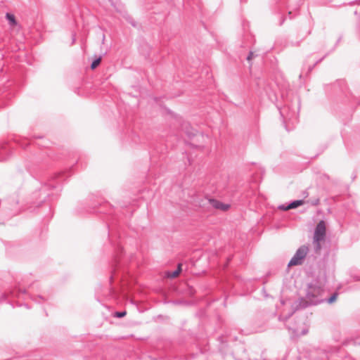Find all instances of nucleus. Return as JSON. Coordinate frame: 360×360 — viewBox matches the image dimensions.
I'll return each instance as SVG.
<instances>
[{
	"instance_id": "20e7f679",
	"label": "nucleus",
	"mask_w": 360,
	"mask_h": 360,
	"mask_svg": "<svg viewBox=\"0 0 360 360\" xmlns=\"http://www.w3.org/2000/svg\"><path fill=\"white\" fill-rule=\"evenodd\" d=\"M181 266L182 265L181 264H179L178 266H177V269L176 271H174L172 273L168 272L167 274V277L174 278H176L177 276H179V275L180 274V273L181 271Z\"/></svg>"
},
{
	"instance_id": "6e6552de",
	"label": "nucleus",
	"mask_w": 360,
	"mask_h": 360,
	"mask_svg": "<svg viewBox=\"0 0 360 360\" xmlns=\"http://www.w3.org/2000/svg\"><path fill=\"white\" fill-rule=\"evenodd\" d=\"M101 58H98L97 59H96L92 63H91V68L92 70H94L95 68H96L101 63Z\"/></svg>"
},
{
	"instance_id": "423d86ee",
	"label": "nucleus",
	"mask_w": 360,
	"mask_h": 360,
	"mask_svg": "<svg viewBox=\"0 0 360 360\" xmlns=\"http://www.w3.org/2000/svg\"><path fill=\"white\" fill-rule=\"evenodd\" d=\"M6 17L11 26L15 27L17 25L18 22L13 14L8 13H6Z\"/></svg>"
},
{
	"instance_id": "9d476101",
	"label": "nucleus",
	"mask_w": 360,
	"mask_h": 360,
	"mask_svg": "<svg viewBox=\"0 0 360 360\" xmlns=\"http://www.w3.org/2000/svg\"><path fill=\"white\" fill-rule=\"evenodd\" d=\"M126 314H127V313H126V311H123V312H117V313H116V316H117V317H123V316H124L126 315Z\"/></svg>"
},
{
	"instance_id": "1a4fd4ad",
	"label": "nucleus",
	"mask_w": 360,
	"mask_h": 360,
	"mask_svg": "<svg viewBox=\"0 0 360 360\" xmlns=\"http://www.w3.org/2000/svg\"><path fill=\"white\" fill-rule=\"evenodd\" d=\"M336 298H337V295L335 294L332 297H330V298L329 299L328 302L330 303H332V302H333L336 300Z\"/></svg>"
},
{
	"instance_id": "9b49d317",
	"label": "nucleus",
	"mask_w": 360,
	"mask_h": 360,
	"mask_svg": "<svg viewBox=\"0 0 360 360\" xmlns=\"http://www.w3.org/2000/svg\"><path fill=\"white\" fill-rule=\"evenodd\" d=\"M252 58H253V53H252V52H250V53H249V56H248V58H247V60L250 61V60H252Z\"/></svg>"
},
{
	"instance_id": "39448f33",
	"label": "nucleus",
	"mask_w": 360,
	"mask_h": 360,
	"mask_svg": "<svg viewBox=\"0 0 360 360\" xmlns=\"http://www.w3.org/2000/svg\"><path fill=\"white\" fill-rule=\"evenodd\" d=\"M304 204V201L302 200H295L292 202H291L288 207H286L284 210H290V209H294V208H296L298 206H300Z\"/></svg>"
},
{
	"instance_id": "f257e3e1",
	"label": "nucleus",
	"mask_w": 360,
	"mask_h": 360,
	"mask_svg": "<svg viewBox=\"0 0 360 360\" xmlns=\"http://www.w3.org/2000/svg\"><path fill=\"white\" fill-rule=\"evenodd\" d=\"M326 233V224L323 221H320L314 231V240L316 243V248L318 250L321 249L320 242L323 241L325 238Z\"/></svg>"
},
{
	"instance_id": "f03ea898",
	"label": "nucleus",
	"mask_w": 360,
	"mask_h": 360,
	"mask_svg": "<svg viewBox=\"0 0 360 360\" xmlns=\"http://www.w3.org/2000/svg\"><path fill=\"white\" fill-rule=\"evenodd\" d=\"M308 248L305 245L301 246L296 252L294 257L288 263V266L299 265L302 263L303 259L308 252Z\"/></svg>"
},
{
	"instance_id": "0eeeda50",
	"label": "nucleus",
	"mask_w": 360,
	"mask_h": 360,
	"mask_svg": "<svg viewBox=\"0 0 360 360\" xmlns=\"http://www.w3.org/2000/svg\"><path fill=\"white\" fill-rule=\"evenodd\" d=\"M214 206L216 208L221 210H224V211L228 210L229 209V207H230V206L229 205L223 204V203L219 202H216L214 203Z\"/></svg>"
},
{
	"instance_id": "7ed1b4c3",
	"label": "nucleus",
	"mask_w": 360,
	"mask_h": 360,
	"mask_svg": "<svg viewBox=\"0 0 360 360\" xmlns=\"http://www.w3.org/2000/svg\"><path fill=\"white\" fill-rule=\"evenodd\" d=\"M205 141V136L201 133H196L190 138V143L195 148L202 147Z\"/></svg>"
}]
</instances>
